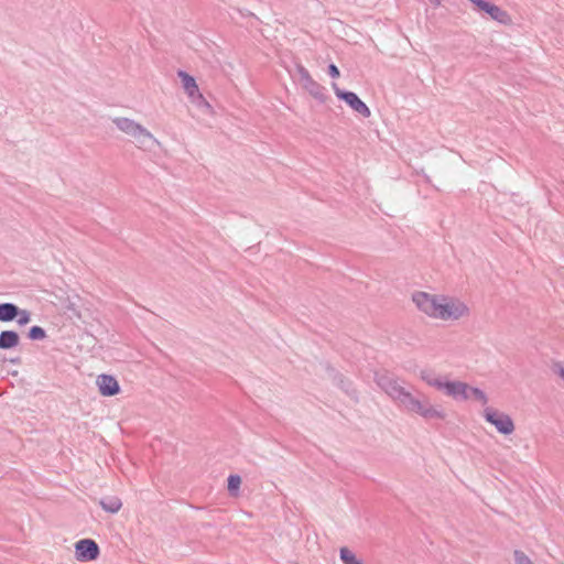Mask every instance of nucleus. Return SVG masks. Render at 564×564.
Segmentation results:
<instances>
[{"label":"nucleus","instance_id":"3","mask_svg":"<svg viewBox=\"0 0 564 564\" xmlns=\"http://www.w3.org/2000/svg\"><path fill=\"white\" fill-rule=\"evenodd\" d=\"M444 294H432L425 291H415L412 293V302L415 307L424 315L433 319H440L442 315V304Z\"/></svg>","mask_w":564,"mask_h":564},{"label":"nucleus","instance_id":"25","mask_svg":"<svg viewBox=\"0 0 564 564\" xmlns=\"http://www.w3.org/2000/svg\"><path fill=\"white\" fill-rule=\"evenodd\" d=\"M20 361H21V360H20V358H19V357H17V358H10V359H9V362H11V364H13V365H18V364H20Z\"/></svg>","mask_w":564,"mask_h":564},{"label":"nucleus","instance_id":"2","mask_svg":"<svg viewBox=\"0 0 564 564\" xmlns=\"http://www.w3.org/2000/svg\"><path fill=\"white\" fill-rule=\"evenodd\" d=\"M116 128L129 137L140 150H147L149 143L161 145V142L140 122L128 117H115L111 119Z\"/></svg>","mask_w":564,"mask_h":564},{"label":"nucleus","instance_id":"19","mask_svg":"<svg viewBox=\"0 0 564 564\" xmlns=\"http://www.w3.org/2000/svg\"><path fill=\"white\" fill-rule=\"evenodd\" d=\"M469 398L473 397L475 400L479 401L482 405H487L488 397L487 394L477 387H470L468 391Z\"/></svg>","mask_w":564,"mask_h":564},{"label":"nucleus","instance_id":"14","mask_svg":"<svg viewBox=\"0 0 564 564\" xmlns=\"http://www.w3.org/2000/svg\"><path fill=\"white\" fill-rule=\"evenodd\" d=\"M18 317V305L14 303H1L0 304V322L8 323L12 322Z\"/></svg>","mask_w":564,"mask_h":564},{"label":"nucleus","instance_id":"5","mask_svg":"<svg viewBox=\"0 0 564 564\" xmlns=\"http://www.w3.org/2000/svg\"><path fill=\"white\" fill-rule=\"evenodd\" d=\"M486 422L490 423L503 435H510L514 432L516 425L512 417L505 412H499L494 408L486 406L482 412Z\"/></svg>","mask_w":564,"mask_h":564},{"label":"nucleus","instance_id":"24","mask_svg":"<svg viewBox=\"0 0 564 564\" xmlns=\"http://www.w3.org/2000/svg\"><path fill=\"white\" fill-rule=\"evenodd\" d=\"M554 370L564 380V366L561 362L554 365Z\"/></svg>","mask_w":564,"mask_h":564},{"label":"nucleus","instance_id":"21","mask_svg":"<svg viewBox=\"0 0 564 564\" xmlns=\"http://www.w3.org/2000/svg\"><path fill=\"white\" fill-rule=\"evenodd\" d=\"M18 325L24 326L31 321V313L28 310H21L18 306V317L15 318Z\"/></svg>","mask_w":564,"mask_h":564},{"label":"nucleus","instance_id":"10","mask_svg":"<svg viewBox=\"0 0 564 564\" xmlns=\"http://www.w3.org/2000/svg\"><path fill=\"white\" fill-rule=\"evenodd\" d=\"M438 390L443 391L446 395L453 398L454 400L466 401L469 399V386L463 381H449L442 379Z\"/></svg>","mask_w":564,"mask_h":564},{"label":"nucleus","instance_id":"18","mask_svg":"<svg viewBox=\"0 0 564 564\" xmlns=\"http://www.w3.org/2000/svg\"><path fill=\"white\" fill-rule=\"evenodd\" d=\"M241 477L239 475H230L228 477V491L231 496H238Z\"/></svg>","mask_w":564,"mask_h":564},{"label":"nucleus","instance_id":"17","mask_svg":"<svg viewBox=\"0 0 564 564\" xmlns=\"http://www.w3.org/2000/svg\"><path fill=\"white\" fill-rule=\"evenodd\" d=\"M339 557L344 564H365L362 560L357 558L355 553L346 546L340 547Z\"/></svg>","mask_w":564,"mask_h":564},{"label":"nucleus","instance_id":"12","mask_svg":"<svg viewBox=\"0 0 564 564\" xmlns=\"http://www.w3.org/2000/svg\"><path fill=\"white\" fill-rule=\"evenodd\" d=\"M96 384L102 397H113L120 392V386L117 379L111 375H99Z\"/></svg>","mask_w":564,"mask_h":564},{"label":"nucleus","instance_id":"8","mask_svg":"<svg viewBox=\"0 0 564 564\" xmlns=\"http://www.w3.org/2000/svg\"><path fill=\"white\" fill-rule=\"evenodd\" d=\"M479 11L487 13L494 21L503 24L510 25L512 23V19L510 14L496 6L495 3L488 0H469Z\"/></svg>","mask_w":564,"mask_h":564},{"label":"nucleus","instance_id":"13","mask_svg":"<svg viewBox=\"0 0 564 564\" xmlns=\"http://www.w3.org/2000/svg\"><path fill=\"white\" fill-rule=\"evenodd\" d=\"M20 337L15 330H2L0 333V350H8L19 345Z\"/></svg>","mask_w":564,"mask_h":564},{"label":"nucleus","instance_id":"1","mask_svg":"<svg viewBox=\"0 0 564 564\" xmlns=\"http://www.w3.org/2000/svg\"><path fill=\"white\" fill-rule=\"evenodd\" d=\"M378 387L402 410L415 413L424 420H445L446 412L440 405H433L422 393L415 395L412 387L406 388L405 381L389 373H376Z\"/></svg>","mask_w":564,"mask_h":564},{"label":"nucleus","instance_id":"16","mask_svg":"<svg viewBox=\"0 0 564 564\" xmlns=\"http://www.w3.org/2000/svg\"><path fill=\"white\" fill-rule=\"evenodd\" d=\"M420 378L423 380L427 386L435 388L438 390L440 384L442 382V377L434 376L430 370H421L420 371Z\"/></svg>","mask_w":564,"mask_h":564},{"label":"nucleus","instance_id":"4","mask_svg":"<svg viewBox=\"0 0 564 564\" xmlns=\"http://www.w3.org/2000/svg\"><path fill=\"white\" fill-rule=\"evenodd\" d=\"M441 311V321L444 322H457L470 315V308L464 301L445 294Z\"/></svg>","mask_w":564,"mask_h":564},{"label":"nucleus","instance_id":"26","mask_svg":"<svg viewBox=\"0 0 564 564\" xmlns=\"http://www.w3.org/2000/svg\"><path fill=\"white\" fill-rule=\"evenodd\" d=\"M430 1L432 2V4H433L434 7H440V6H441V2H442L441 0H430Z\"/></svg>","mask_w":564,"mask_h":564},{"label":"nucleus","instance_id":"9","mask_svg":"<svg viewBox=\"0 0 564 564\" xmlns=\"http://www.w3.org/2000/svg\"><path fill=\"white\" fill-rule=\"evenodd\" d=\"M177 76L182 80V86L189 99L197 104L198 106L204 105L206 107H210L208 101L205 99L203 94L199 91L196 80L193 76H191L185 70H178Z\"/></svg>","mask_w":564,"mask_h":564},{"label":"nucleus","instance_id":"20","mask_svg":"<svg viewBox=\"0 0 564 564\" xmlns=\"http://www.w3.org/2000/svg\"><path fill=\"white\" fill-rule=\"evenodd\" d=\"M28 337L31 340H43L46 337V332L41 326H32L28 332Z\"/></svg>","mask_w":564,"mask_h":564},{"label":"nucleus","instance_id":"7","mask_svg":"<svg viewBox=\"0 0 564 564\" xmlns=\"http://www.w3.org/2000/svg\"><path fill=\"white\" fill-rule=\"evenodd\" d=\"M332 88L338 99L345 101L354 111L359 113L361 117L369 118L371 116L369 107L358 97L356 93L343 90L338 87L336 83L332 84Z\"/></svg>","mask_w":564,"mask_h":564},{"label":"nucleus","instance_id":"6","mask_svg":"<svg viewBox=\"0 0 564 564\" xmlns=\"http://www.w3.org/2000/svg\"><path fill=\"white\" fill-rule=\"evenodd\" d=\"M299 82L301 86L321 104L326 102L327 96L325 88L313 79L310 72L303 65H296Z\"/></svg>","mask_w":564,"mask_h":564},{"label":"nucleus","instance_id":"23","mask_svg":"<svg viewBox=\"0 0 564 564\" xmlns=\"http://www.w3.org/2000/svg\"><path fill=\"white\" fill-rule=\"evenodd\" d=\"M328 74L333 78H337L340 75L339 69H338V67L335 64H329L328 65Z\"/></svg>","mask_w":564,"mask_h":564},{"label":"nucleus","instance_id":"11","mask_svg":"<svg viewBox=\"0 0 564 564\" xmlns=\"http://www.w3.org/2000/svg\"><path fill=\"white\" fill-rule=\"evenodd\" d=\"M99 546L91 539H83L75 544V556L80 562H90L98 557Z\"/></svg>","mask_w":564,"mask_h":564},{"label":"nucleus","instance_id":"22","mask_svg":"<svg viewBox=\"0 0 564 564\" xmlns=\"http://www.w3.org/2000/svg\"><path fill=\"white\" fill-rule=\"evenodd\" d=\"M514 563L516 564H535L531 558L520 550L514 551Z\"/></svg>","mask_w":564,"mask_h":564},{"label":"nucleus","instance_id":"15","mask_svg":"<svg viewBox=\"0 0 564 564\" xmlns=\"http://www.w3.org/2000/svg\"><path fill=\"white\" fill-rule=\"evenodd\" d=\"M99 505L109 513H117L122 507L121 500L115 496L100 499Z\"/></svg>","mask_w":564,"mask_h":564}]
</instances>
